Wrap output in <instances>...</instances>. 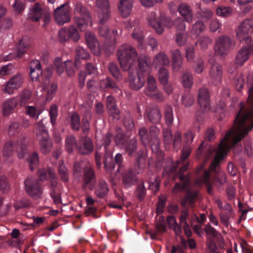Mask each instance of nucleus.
Wrapping results in <instances>:
<instances>
[{"label":"nucleus","instance_id":"obj_5","mask_svg":"<svg viewBox=\"0 0 253 253\" xmlns=\"http://www.w3.org/2000/svg\"><path fill=\"white\" fill-rule=\"evenodd\" d=\"M133 168H129L122 173V182L126 188L131 187L137 181V174L143 172L145 169L146 158L147 156L145 150H141L137 153Z\"/></svg>","mask_w":253,"mask_h":253},{"label":"nucleus","instance_id":"obj_31","mask_svg":"<svg viewBox=\"0 0 253 253\" xmlns=\"http://www.w3.org/2000/svg\"><path fill=\"white\" fill-rule=\"evenodd\" d=\"M210 172L209 170H203L202 175L200 176L199 179L197 180L199 184H205L207 187V192L211 195H213L214 191L210 179Z\"/></svg>","mask_w":253,"mask_h":253},{"label":"nucleus","instance_id":"obj_30","mask_svg":"<svg viewBox=\"0 0 253 253\" xmlns=\"http://www.w3.org/2000/svg\"><path fill=\"white\" fill-rule=\"evenodd\" d=\"M86 43L88 48L95 55L99 54V45L93 33L87 32L85 34Z\"/></svg>","mask_w":253,"mask_h":253},{"label":"nucleus","instance_id":"obj_42","mask_svg":"<svg viewBox=\"0 0 253 253\" xmlns=\"http://www.w3.org/2000/svg\"><path fill=\"white\" fill-rule=\"evenodd\" d=\"M170 61L167 55L163 52L157 54L153 59V64L156 66H167L169 64Z\"/></svg>","mask_w":253,"mask_h":253},{"label":"nucleus","instance_id":"obj_9","mask_svg":"<svg viewBox=\"0 0 253 253\" xmlns=\"http://www.w3.org/2000/svg\"><path fill=\"white\" fill-rule=\"evenodd\" d=\"M74 23L77 25L80 30H85L91 19L88 11L82 3L77 2L74 6Z\"/></svg>","mask_w":253,"mask_h":253},{"label":"nucleus","instance_id":"obj_33","mask_svg":"<svg viewBox=\"0 0 253 253\" xmlns=\"http://www.w3.org/2000/svg\"><path fill=\"white\" fill-rule=\"evenodd\" d=\"M178 10L186 22L188 23L192 22L193 13L189 5L185 3H180L178 5Z\"/></svg>","mask_w":253,"mask_h":253},{"label":"nucleus","instance_id":"obj_24","mask_svg":"<svg viewBox=\"0 0 253 253\" xmlns=\"http://www.w3.org/2000/svg\"><path fill=\"white\" fill-rule=\"evenodd\" d=\"M30 40L27 37H24L20 42L18 49L16 53H10L6 57L0 59L1 60L7 61L11 60L15 58H20L25 53L26 49L30 46Z\"/></svg>","mask_w":253,"mask_h":253},{"label":"nucleus","instance_id":"obj_19","mask_svg":"<svg viewBox=\"0 0 253 253\" xmlns=\"http://www.w3.org/2000/svg\"><path fill=\"white\" fill-rule=\"evenodd\" d=\"M211 65V69L209 72L211 80L213 84L217 85L221 81L222 70L221 66L216 62L214 57H211L209 60Z\"/></svg>","mask_w":253,"mask_h":253},{"label":"nucleus","instance_id":"obj_63","mask_svg":"<svg viewBox=\"0 0 253 253\" xmlns=\"http://www.w3.org/2000/svg\"><path fill=\"white\" fill-rule=\"evenodd\" d=\"M231 8L228 7L220 6L216 9L217 15L223 17L229 16L231 14Z\"/></svg>","mask_w":253,"mask_h":253},{"label":"nucleus","instance_id":"obj_62","mask_svg":"<svg viewBox=\"0 0 253 253\" xmlns=\"http://www.w3.org/2000/svg\"><path fill=\"white\" fill-rule=\"evenodd\" d=\"M160 183V177L157 176L153 182H149L148 189L151 190L154 194H156L159 190Z\"/></svg>","mask_w":253,"mask_h":253},{"label":"nucleus","instance_id":"obj_11","mask_svg":"<svg viewBox=\"0 0 253 253\" xmlns=\"http://www.w3.org/2000/svg\"><path fill=\"white\" fill-rule=\"evenodd\" d=\"M233 46V42L227 36L218 37L215 40L214 51L215 55L223 58L226 55Z\"/></svg>","mask_w":253,"mask_h":253},{"label":"nucleus","instance_id":"obj_1","mask_svg":"<svg viewBox=\"0 0 253 253\" xmlns=\"http://www.w3.org/2000/svg\"><path fill=\"white\" fill-rule=\"evenodd\" d=\"M52 74V67H49L43 72L42 71L41 64L39 60H33V82L35 79L41 84V86L38 89L42 92V94H39L37 91V95L40 96H45L46 101H50L55 94L57 86L55 84H52L49 87H47L50 84V78Z\"/></svg>","mask_w":253,"mask_h":253},{"label":"nucleus","instance_id":"obj_21","mask_svg":"<svg viewBox=\"0 0 253 253\" xmlns=\"http://www.w3.org/2000/svg\"><path fill=\"white\" fill-rule=\"evenodd\" d=\"M79 38L78 31L74 25L71 26L68 28H62L59 31L58 38L61 42H64L70 39L77 42Z\"/></svg>","mask_w":253,"mask_h":253},{"label":"nucleus","instance_id":"obj_35","mask_svg":"<svg viewBox=\"0 0 253 253\" xmlns=\"http://www.w3.org/2000/svg\"><path fill=\"white\" fill-rule=\"evenodd\" d=\"M100 88L105 91H114L118 92L119 88L116 83L111 78L107 77L104 80H102L99 84Z\"/></svg>","mask_w":253,"mask_h":253},{"label":"nucleus","instance_id":"obj_27","mask_svg":"<svg viewBox=\"0 0 253 253\" xmlns=\"http://www.w3.org/2000/svg\"><path fill=\"white\" fill-rule=\"evenodd\" d=\"M197 99L203 112L210 110V94L207 88L204 87L199 89Z\"/></svg>","mask_w":253,"mask_h":253},{"label":"nucleus","instance_id":"obj_17","mask_svg":"<svg viewBox=\"0 0 253 253\" xmlns=\"http://www.w3.org/2000/svg\"><path fill=\"white\" fill-rule=\"evenodd\" d=\"M70 126L73 130L79 131L81 128L85 135L88 134L90 128L89 122L86 118H83L81 123L80 117L76 113H73L70 117Z\"/></svg>","mask_w":253,"mask_h":253},{"label":"nucleus","instance_id":"obj_20","mask_svg":"<svg viewBox=\"0 0 253 253\" xmlns=\"http://www.w3.org/2000/svg\"><path fill=\"white\" fill-rule=\"evenodd\" d=\"M113 136L110 132H107L103 138V144L104 146L105 154L103 158V164L109 169L112 168V151L109 147Z\"/></svg>","mask_w":253,"mask_h":253},{"label":"nucleus","instance_id":"obj_36","mask_svg":"<svg viewBox=\"0 0 253 253\" xmlns=\"http://www.w3.org/2000/svg\"><path fill=\"white\" fill-rule=\"evenodd\" d=\"M124 162V158L123 155L121 153H117L114 158H112V168L109 169L106 167V166L104 164L105 169L107 172H111L113 170L115 169V166H117L118 168L116 170L117 172H120L124 168V165H123Z\"/></svg>","mask_w":253,"mask_h":253},{"label":"nucleus","instance_id":"obj_52","mask_svg":"<svg viewBox=\"0 0 253 253\" xmlns=\"http://www.w3.org/2000/svg\"><path fill=\"white\" fill-rule=\"evenodd\" d=\"M158 75L159 81L162 84H165L168 83L169 73L166 68H160L159 70Z\"/></svg>","mask_w":253,"mask_h":253},{"label":"nucleus","instance_id":"obj_2","mask_svg":"<svg viewBox=\"0 0 253 253\" xmlns=\"http://www.w3.org/2000/svg\"><path fill=\"white\" fill-rule=\"evenodd\" d=\"M248 93V106L246 107L241 104L234 126L228 131H250L253 127V84L249 86Z\"/></svg>","mask_w":253,"mask_h":253},{"label":"nucleus","instance_id":"obj_14","mask_svg":"<svg viewBox=\"0 0 253 253\" xmlns=\"http://www.w3.org/2000/svg\"><path fill=\"white\" fill-rule=\"evenodd\" d=\"M144 93L157 102H162L164 100L162 92L158 89L156 79L151 75H148L147 78V86L144 89Z\"/></svg>","mask_w":253,"mask_h":253},{"label":"nucleus","instance_id":"obj_29","mask_svg":"<svg viewBox=\"0 0 253 253\" xmlns=\"http://www.w3.org/2000/svg\"><path fill=\"white\" fill-rule=\"evenodd\" d=\"M160 129L157 126L153 125L149 127V134L151 141V147L153 151L158 150L160 146Z\"/></svg>","mask_w":253,"mask_h":253},{"label":"nucleus","instance_id":"obj_40","mask_svg":"<svg viewBox=\"0 0 253 253\" xmlns=\"http://www.w3.org/2000/svg\"><path fill=\"white\" fill-rule=\"evenodd\" d=\"M164 119L167 126L171 127L173 123V112L171 105H166L164 109Z\"/></svg>","mask_w":253,"mask_h":253},{"label":"nucleus","instance_id":"obj_47","mask_svg":"<svg viewBox=\"0 0 253 253\" xmlns=\"http://www.w3.org/2000/svg\"><path fill=\"white\" fill-rule=\"evenodd\" d=\"M76 52V63H79L81 59H87L89 57V53L83 47L77 46L75 50Z\"/></svg>","mask_w":253,"mask_h":253},{"label":"nucleus","instance_id":"obj_56","mask_svg":"<svg viewBox=\"0 0 253 253\" xmlns=\"http://www.w3.org/2000/svg\"><path fill=\"white\" fill-rule=\"evenodd\" d=\"M212 42L211 40L208 37H201L198 41L196 42V45H199L201 48L205 50L208 48L209 44Z\"/></svg>","mask_w":253,"mask_h":253},{"label":"nucleus","instance_id":"obj_37","mask_svg":"<svg viewBox=\"0 0 253 253\" xmlns=\"http://www.w3.org/2000/svg\"><path fill=\"white\" fill-rule=\"evenodd\" d=\"M106 106L109 114L115 119H119V111L116 106L115 98L112 96L106 98Z\"/></svg>","mask_w":253,"mask_h":253},{"label":"nucleus","instance_id":"obj_39","mask_svg":"<svg viewBox=\"0 0 253 253\" xmlns=\"http://www.w3.org/2000/svg\"><path fill=\"white\" fill-rule=\"evenodd\" d=\"M17 105V100L14 98H11L6 100L3 104L2 114L5 116H9L14 112Z\"/></svg>","mask_w":253,"mask_h":253},{"label":"nucleus","instance_id":"obj_7","mask_svg":"<svg viewBox=\"0 0 253 253\" xmlns=\"http://www.w3.org/2000/svg\"><path fill=\"white\" fill-rule=\"evenodd\" d=\"M84 172V183L83 188L89 185V188L92 190L94 187V185H92V182L95 180L96 176L95 172L92 168L88 165L86 166L85 163L83 162H75L74 164V174L76 177H81Z\"/></svg>","mask_w":253,"mask_h":253},{"label":"nucleus","instance_id":"obj_23","mask_svg":"<svg viewBox=\"0 0 253 253\" xmlns=\"http://www.w3.org/2000/svg\"><path fill=\"white\" fill-rule=\"evenodd\" d=\"M144 118L154 124H159L162 119V114L157 105L148 106L144 114Z\"/></svg>","mask_w":253,"mask_h":253},{"label":"nucleus","instance_id":"obj_10","mask_svg":"<svg viewBox=\"0 0 253 253\" xmlns=\"http://www.w3.org/2000/svg\"><path fill=\"white\" fill-rule=\"evenodd\" d=\"M37 127L41 150L42 153L47 154L51 151L52 148V143L49 138L47 130L42 121L37 123Z\"/></svg>","mask_w":253,"mask_h":253},{"label":"nucleus","instance_id":"obj_38","mask_svg":"<svg viewBox=\"0 0 253 253\" xmlns=\"http://www.w3.org/2000/svg\"><path fill=\"white\" fill-rule=\"evenodd\" d=\"M137 140L135 137L130 139H128L123 148L129 157H133L136 152L137 148Z\"/></svg>","mask_w":253,"mask_h":253},{"label":"nucleus","instance_id":"obj_13","mask_svg":"<svg viewBox=\"0 0 253 253\" xmlns=\"http://www.w3.org/2000/svg\"><path fill=\"white\" fill-rule=\"evenodd\" d=\"M198 194L197 191L189 190L184 198L182 199L181 204L184 207V209L181 211V214L180 216V221L181 224L187 225V219L189 217V209L186 207V206L189 204L190 206H192L198 197Z\"/></svg>","mask_w":253,"mask_h":253},{"label":"nucleus","instance_id":"obj_3","mask_svg":"<svg viewBox=\"0 0 253 253\" xmlns=\"http://www.w3.org/2000/svg\"><path fill=\"white\" fill-rule=\"evenodd\" d=\"M147 20L149 24L155 30L158 34L163 33L164 26L170 28L173 25L178 33L184 32L186 28L185 20L178 18L173 22L169 18L166 17L155 11L151 12L149 14Z\"/></svg>","mask_w":253,"mask_h":253},{"label":"nucleus","instance_id":"obj_41","mask_svg":"<svg viewBox=\"0 0 253 253\" xmlns=\"http://www.w3.org/2000/svg\"><path fill=\"white\" fill-rule=\"evenodd\" d=\"M205 142H203L199 146L197 151V158L198 159L206 160L210 157L212 150L206 148Z\"/></svg>","mask_w":253,"mask_h":253},{"label":"nucleus","instance_id":"obj_59","mask_svg":"<svg viewBox=\"0 0 253 253\" xmlns=\"http://www.w3.org/2000/svg\"><path fill=\"white\" fill-rule=\"evenodd\" d=\"M181 133L179 131H176L174 133V139H172L174 150L177 151L181 147Z\"/></svg>","mask_w":253,"mask_h":253},{"label":"nucleus","instance_id":"obj_49","mask_svg":"<svg viewBox=\"0 0 253 253\" xmlns=\"http://www.w3.org/2000/svg\"><path fill=\"white\" fill-rule=\"evenodd\" d=\"M65 146L66 149L69 154L73 152L74 149L77 146V140L73 135H70L66 139Z\"/></svg>","mask_w":253,"mask_h":253},{"label":"nucleus","instance_id":"obj_43","mask_svg":"<svg viewBox=\"0 0 253 253\" xmlns=\"http://www.w3.org/2000/svg\"><path fill=\"white\" fill-rule=\"evenodd\" d=\"M206 29V26L203 22L201 20H197L192 25L191 29L190 30V34L195 36L198 37L202 32H203Z\"/></svg>","mask_w":253,"mask_h":253},{"label":"nucleus","instance_id":"obj_50","mask_svg":"<svg viewBox=\"0 0 253 253\" xmlns=\"http://www.w3.org/2000/svg\"><path fill=\"white\" fill-rule=\"evenodd\" d=\"M58 173L60 178L64 182H68L69 180L68 170L63 162H60L58 166Z\"/></svg>","mask_w":253,"mask_h":253},{"label":"nucleus","instance_id":"obj_8","mask_svg":"<svg viewBox=\"0 0 253 253\" xmlns=\"http://www.w3.org/2000/svg\"><path fill=\"white\" fill-rule=\"evenodd\" d=\"M37 174L39 176L38 180L34 183H33V198L36 197L39 198L42 194L41 186L42 182L46 180L48 177L51 178V186L53 189L52 191H56L57 181L54 179L55 175L51 169H48L46 171L44 169H40L37 171Z\"/></svg>","mask_w":253,"mask_h":253},{"label":"nucleus","instance_id":"obj_4","mask_svg":"<svg viewBox=\"0 0 253 253\" xmlns=\"http://www.w3.org/2000/svg\"><path fill=\"white\" fill-rule=\"evenodd\" d=\"M138 70L136 73L129 72L128 81L130 87L138 90L142 87L145 83V77L149 74L151 62L150 58L145 55H140L138 59Z\"/></svg>","mask_w":253,"mask_h":253},{"label":"nucleus","instance_id":"obj_51","mask_svg":"<svg viewBox=\"0 0 253 253\" xmlns=\"http://www.w3.org/2000/svg\"><path fill=\"white\" fill-rule=\"evenodd\" d=\"M108 70L111 75L117 80L122 79V76L118 65L115 63H111L108 66Z\"/></svg>","mask_w":253,"mask_h":253},{"label":"nucleus","instance_id":"obj_15","mask_svg":"<svg viewBox=\"0 0 253 253\" xmlns=\"http://www.w3.org/2000/svg\"><path fill=\"white\" fill-rule=\"evenodd\" d=\"M51 15L49 11L40 3L37 2L33 6V21H41L43 26L48 24L50 20Z\"/></svg>","mask_w":253,"mask_h":253},{"label":"nucleus","instance_id":"obj_54","mask_svg":"<svg viewBox=\"0 0 253 253\" xmlns=\"http://www.w3.org/2000/svg\"><path fill=\"white\" fill-rule=\"evenodd\" d=\"M49 114L50 119V122L54 127L56 125V118L58 115V107L55 104H52L49 109Z\"/></svg>","mask_w":253,"mask_h":253},{"label":"nucleus","instance_id":"obj_45","mask_svg":"<svg viewBox=\"0 0 253 253\" xmlns=\"http://www.w3.org/2000/svg\"><path fill=\"white\" fill-rule=\"evenodd\" d=\"M135 196L139 201H142L146 197L147 192L143 182L137 184L134 191Z\"/></svg>","mask_w":253,"mask_h":253},{"label":"nucleus","instance_id":"obj_55","mask_svg":"<svg viewBox=\"0 0 253 253\" xmlns=\"http://www.w3.org/2000/svg\"><path fill=\"white\" fill-rule=\"evenodd\" d=\"M182 83L186 88H189L193 84V77L191 74L186 72L183 74L182 78Z\"/></svg>","mask_w":253,"mask_h":253},{"label":"nucleus","instance_id":"obj_22","mask_svg":"<svg viewBox=\"0 0 253 253\" xmlns=\"http://www.w3.org/2000/svg\"><path fill=\"white\" fill-rule=\"evenodd\" d=\"M252 53H253V43L245 44L237 53L235 59L236 64L243 65L248 60Z\"/></svg>","mask_w":253,"mask_h":253},{"label":"nucleus","instance_id":"obj_64","mask_svg":"<svg viewBox=\"0 0 253 253\" xmlns=\"http://www.w3.org/2000/svg\"><path fill=\"white\" fill-rule=\"evenodd\" d=\"M98 33L100 36L103 37L106 40H109L110 32L107 25L105 24H100L98 29Z\"/></svg>","mask_w":253,"mask_h":253},{"label":"nucleus","instance_id":"obj_18","mask_svg":"<svg viewBox=\"0 0 253 253\" xmlns=\"http://www.w3.org/2000/svg\"><path fill=\"white\" fill-rule=\"evenodd\" d=\"M55 20L60 25H63L70 20V7L67 3H64L54 10Z\"/></svg>","mask_w":253,"mask_h":253},{"label":"nucleus","instance_id":"obj_61","mask_svg":"<svg viewBox=\"0 0 253 253\" xmlns=\"http://www.w3.org/2000/svg\"><path fill=\"white\" fill-rule=\"evenodd\" d=\"M164 140L167 144H170L172 142V134L170 127L167 126L163 127Z\"/></svg>","mask_w":253,"mask_h":253},{"label":"nucleus","instance_id":"obj_6","mask_svg":"<svg viewBox=\"0 0 253 253\" xmlns=\"http://www.w3.org/2000/svg\"><path fill=\"white\" fill-rule=\"evenodd\" d=\"M117 56L124 71L130 70L134 64L138 63L136 50L129 44H124L120 46L117 51Z\"/></svg>","mask_w":253,"mask_h":253},{"label":"nucleus","instance_id":"obj_44","mask_svg":"<svg viewBox=\"0 0 253 253\" xmlns=\"http://www.w3.org/2000/svg\"><path fill=\"white\" fill-rule=\"evenodd\" d=\"M139 138L141 143L144 146H150L151 147V139L149 138L147 129L145 127H142L138 130Z\"/></svg>","mask_w":253,"mask_h":253},{"label":"nucleus","instance_id":"obj_34","mask_svg":"<svg viewBox=\"0 0 253 253\" xmlns=\"http://www.w3.org/2000/svg\"><path fill=\"white\" fill-rule=\"evenodd\" d=\"M109 189L107 183L105 180L100 179L95 187L94 194L98 198L102 199L107 195Z\"/></svg>","mask_w":253,"mask_h":253},{"label":"nucleus","instance_id":"obj_53","mask_svg":"<svg viewBox=\"0 0 253 253\" xmlns=\"http://www.w3.org/2000/svg\"><path fill=\"white\" fill-rule=\"evenodd\" d=\"M198 16L205 22L211 19L213 16L212 11L210 9L203 8L200 9L197 13Z\"/></svg>","mask_w":253,"mask_h":253},{"label":"nucleus","instance_id":"obj_60","mask_svg":"<svg viewBox=\"0 0 253 253\" xmlns=\"http://www.w3.org/2000/svg\"><path fill=\"white\" fill-rule=\"evenodd\" d=\"M207 253H220L213 239L209 238L207 241Z\"/></svg>","mask_w":253,"mask_h":253},{"label":"nucleus","instance_id":"obj_12","mask_svg":"<svg viewBox=\"0 0 253 253\" xmlns=\"http://www.w3.org/2000/svg\"><path fill=\"white\" fill-rule=\"evenodd\" d=\"M253 22L251 19L245 20L240 24L237 31V37L240 42L245 41V44L253 43L251 35L253 31Z\"/></svg>","mask_w":253,"mask_h":253},{"label":"nucleus","instance_id":"obj_28","mask_svg":"<svg viewBox=\"0 0 253 253\" xmlns=\"http://www.w3.org/2000/svg\"><path fill=\"white\" fill-rule=\"evenodd\" d=\"M77 148L80 154L88 155L93 151L94 145L90 138L87 136H83L80 140L77 145Z\"/></svg>","mask_w":253,"mask_h":253},{"label":"nucleus","instance_id":"obj_58","mask_svg":"<svg viewBox=\"0 0 253 253\" xmlns=\"http://www.w3.org/2000/svg\"><path fill=\"white\" fill-rule=\"evenodd\" d=\"M181 102L185 107H189L194 104V99L192 95L187 92L182 96Z\"/></svg>","mask_w":253,"mask_h":253},{"label":"nucleus","instance_id":"obj_46","mask_svg":"<svg viewBox=\"0 0 253 253\" xmlns=\"http://www.w3.org/2000/svg\"><path fill=\"white\" fill-rule=\"evenodd\" d=\"M123 124L125 128L128 131L131 130L134 127V122L131 114L127 112L123 119Z\"/></svg>","mask_w":253,"mask_h":253},{"label":"nucleus","instance_id":"obj_32","mask_svg":"<svg viewBox=\"0 0 253 253\" xmlns=\"http://www.w3.org/2000/svg\"><path fill=\"white\" fill-rule=\"evenodd\" d=\"M132 6V0H120L118 9L121 15L124 17H128L131 12Z\"/></svg>","mask_w":253,"mask_h":253},{"label":"nucleus","instance_id":"obj_25","mask_svg":"<svg viewBox=\"0 0 253 253\" xmlns=\"http://www.w3.org/2000/svg\"><path fill=\"white\" fill-rule=\"evenodd\" d=\"M188 168V164H185L183 167H181L178 171V177L181 182H183L182 185L180 183H176L172 189V192L176 193L179 191L183 190L186 186L189 184L190 181L189 177L185 174L184 173Z\"/></svg>","mask_w":253,"mask_h":253},{"label":"nucleus","instance_id":"obj_16","mask_svg":"<svg viewBox=\"0 0 253 253\" xmlns=\"http://www.w3.org/2000/svg\"><path fill=\"white\" fill-rule=\"evenodd\" d=\"M78 64H76V61L74 63L70 60L63 63L59 57L55 58L54 61V65L57 73L59 75L61 74L66 68V73L69 77H71L74 75Z\"/></svg>","mask_w":253,"mask_h":253},{"label":"nucleus","instance_id":"obj_48","mask_svg":"<svg viewBox=\"0 0 253 253\" xmlns=\"http://www.w3.org/2000/svg\"><path fill=\"white\" fill-rule=\"evenodd\" d=\"M191 148L190 147L188 146L187 145L184 146L183 150H182V153L180 157V160L179 161H177L176 162L177 165L176 166L174 167V169H176L178 166L180 165V163L182 164V166L183 167V165L185 164H188V166H189V163L185 162L186 159L189 157V156L190 154L191 153Z\"/></svg>","mask_w":253,"mask_h":253},{"label":"nucleus","instance_id":"obj_57","mask_svg":"<svg viewBox=\"0 0 253 253\" xmlns=\"http://www.w3.org/2000/svg\"><path fill=\"white\" fill-rule=\"evenodd\" d=\"M32 93L30 90L25 89L20 95V102L21 105L30 102Z\"/></svg>","mask_w":253,"mask_h":253},{"label":"nucleus","instance_id":"obj_26","mask_svg":"<svg viewBox=\"0 0 253 253\" xmlns=\"http://www.w3.org/2000/svg\"><path fill=\"white\" fill-rule=\"evenodd\" d=\"M24 80L21 75L18 74L11 78L6 83L4 91L9 94H11L14 91L22 86Z\"/></svg>","mask_w":253,"mask_h":253}]
</instances>
